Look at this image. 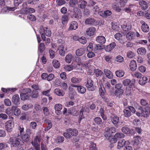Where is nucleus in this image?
<instances>
[{
  "label": "nucleus",
  "mask_w": 150,
  "mask_h": 150,
  "mask_svg": "<svg viewBox=\"0 0 150 150\" xmlns=\"http://www.w3.org/2000/svg\"><path fill=\"white\" fill-rule=\"evenodd\" d=\"M19 136V134L17 135L14 134L13 137H11L10 138L9 141L11 146L17 147L20 144L21 145H23V143L21 142L20 139L18 138Z\"/></svg>",
  "instance_id": "f257e3e1"
},
{
  "label": "nucleus",
  "mask_w": 150,
  "mask_h": 150,
  "mask_svg": "<svg viewBox=\"0 0 150 150\" xmlns=\"http://www.w3.org/2000/svg\"><path fill=\"white\" fill-rule=\"evenodd\" d=\"M31 90L30 88L24 89L23 92L20 94L21 99L23 100L29 99L31 95Z\"/></svg>",
  "instance_id": "f03ea898"
},
{
  "label": "nucleus",
  "mask_w": 150,
  "mask_h": 150,
  "mask_svg": "<svg viewBox=\"0 0 150 150\" xmlns=\"http://www.w3.org/2000/svg\"><path fill=\"white\" fill-rule=\"evenodd\" d=\"M105 130L104 136L107 138L110 137L112 133L115 132L116 129L113 127H107L105 129Z\"/></svg>",
  "instance_id": "7ed1b4c3"
},
{
  "label": "nucleus",
  "mask_w": 150,
  "mask_h": 150,
  "mask_svg": "<svg viewBox=\"0 0 150 150\" xmlns=\"http://www.w3.org/2000/svg\"><path fill=\"white\" fill-rule=\"evenodd\" d=\"M32 133V130L30 129H27L26 133L21 135L22 140L25 142H28L30 139V135Z\"/></svg>",
  "instance_id": "20e7f679"
},
{
  "label": "nucleus",
  "mask_w": 150,
  "mask_h": 150,
  "mask_svg": "<svg viewBox=\"0 0 150 150\" xmlns=\"http://www.w3.org/2000/svg\"><path fill=\"white\" fill-rule=\"evenodd\" d=\"M14 126V122L11 120L7 121L5 124V128L9 132L12 131Z\"/></svg>",
  "instance_id": "39448f33"
},
{
  "label": "nucleus",
  "mask_w": 150,
  "mask_h": 150,
  "mask_svg": "<svg viewBox=\"0 0 150 150\" xmlns=\"http://www.w3.org/2000/svg\"><path fill=\"white\" fill-rule=\"evenodd\" d=\"M93 82L90 77H88L87 79V82H86V86L88 90L91 91H93L94 90V87H93Z\"/></svg>",
  "instance_id": "423d86ee"
},
{
  "label": "nucleus",
  "mask_w": 150,
  "mask_h": 150,
  "mask_svg": "<svg viewBox=\"0 0 150 150\" xmlns=\"http://www.w3.org/2000/svg\"><path fill=\"white\" fill-rule=\"evenodd\" d=\"M139 109L141 110V114L142 116L146 117L150 115V106L145 108L144 109L142 110V108L140 107Z\"/></svg>",
  "instance_id": "0eeeda50"
},
{
  "label": "nucleus",
  "mask_w": 150,
  "mask_h": 150,
  "mask_svg": "<svg viewBox=\"0 0 150 150\" xmlns=\"http://www.w3.org/2000/svg\"><path fill=\"white\" fill-rule=\"evenodd\" d=\"M121 28L123 30L125 31H128L131 30L132 26L129 22H127L124 25L121 26Z\"/></svg>",
  "instance_id": "6e6552de"
},
{
  "label": "nucleus",
  "mask_w": 150,
  "mask_h": 150,
  "mask_svg": "<svg viewBox=\"0 0 150 150\" xmlns=\"http://www.w3.org/2000/svg\"><path fill=\"white\" fill-rule=\"evenodd\" d=\"M96 30V28L93 27H91L88 28L86 30V34L91 36L93 35Z\"/></svg>",
  "instance_id": "1a4fd4ad"
},
{
  "label": "nucleus",
  "mask_w": 150,
  "mask_h": 150,
  "mask_svg": "<svg viewBox=\"0 0 150 150\" xmlns=\"http://www.w3.org/2000/svg\"><path fill=\"white\" fill-rule=\"evenodd\" d=\"M125 135L121 132L117 133L115 134L114 137L115 138L112 139V143H115L117 142V139L121 138L124 137Z\"/></svg>",
  "instance_id": "9d476101"
},
{
  "label": "nucleus",
  "mask_w": 150,
  "mask_h": 150,
  "mask_svg": "<svg viewBox=\"0 0 150 150\" xmlns=\"http://www.w3.org/2000/svg\"><path fill=\"white\" fill-rule=\"evenodd\" d=\"M142 24L141 28L142 30L144 32H147L149 30V27L148 25L143 21H141L140 22Z\"/></svg>",
  "instance_id": "9b49d317"
},
{
  "label": "nucleus",
  "mask_w": 150,
  "mask_h": 150,
  "mask_svg": "<svg viewBox=\"0 0 150 150\" xmlns=\"http://www.w3.org/2000/svg\"><path fill=\"white\" fill-rule=\"evenodd\" d=\"M66 131L70 133L71 135L73 136H76L78 133V131L77 129L71 128H69L66 129Z\"/></svg>",
  "instance_id": "f8f14e48"
},
{
  "label": "nucleus",
  "mask_w": 150,
  "mask_h": 150,
  "mask_svg": "<svg viewBox=\"0 0 150 150\" xmlns=\"http://www.w3.org/2000/svg\"><path fill=\"white\" fill-rule=\"evenodd\" d=\"M71 86L73 87H76L77 88V90L78 92L81 93H84L86 91V88L81 86H78L74 84H71Z\"/></svg>",
  "instance_id": "ddd939ff"
},
{
  "label": "nucleus",
  "mask_w": 150,
  "mask_h": 150,
  "mask_svg": "<svg viewBox=\"0 0 150 150\" xmlns=\"http://www.w3.org/2000/svg\"><path fill=\"white\" fill-rule=\"evenodd\" d=\"M129 143L128 141H125L124 139L120 140L118 142V145L117 147L118 149H120L123 146L125 147L126 144Z\"/></svg>",
  "instance_id": "4468645a"
},
{
  "label": "nucleus",
  "mask_w": 150,
  "mask_h": 150,
  "mask_svg": "<svg viewBox=\"0 0 150 150\" xmlns=\"http://www.w3.org/2000/svg\"><path fill=\"white\" fill-rule=\"evenodd\" d=\"M54 93L58 96H63L65 94V92L62 89L56 88L54 91Z\"/></svg>",
  "instance_id": "2eb2a0df"
},
{
  "label": "nucleus",
  "mask_w": 150,
  "mask_h": 150,
  "mask_svg": "<svg viewBox=\"0 0 150 150\" xmlns=\"http://www.w3.org/2000/svg\"><path fill=\"white\" fill-rule=\"evenodd\" d=\"M96 41L101 45L104 44L106 42L105 38L102 36L97 37L96 38Z\"/></svg>",
  "instance_id": "dca6fc26"
},
{
  "label": "nucleus",
  "mask_w": 150,
  "mask_h": 150,
  "mask_svg": "<svg viewBox=\"0 0 150 150\" xmlns=\"http://www.w3.org/2000/svg\"><path fill=\"white\" fill-rule=\"evenodd\" d=\"M44 122L47 125V127L45 128V131H48L52 127V121L51 120L49 119H46L44 120Z\"/></svg>",
  "instance_id": "f3484780"
},
{
  "label": "nucleus",
  "mask_w": 150,
  "mask_h": 150,
  "mask_svg": "<svg viewBox=\"0 0 150 150\" xmlns=\"http://www.w3.org/2000/svg\"><path fill=\"white\" fill-rule=\"evenodd\" d=\"M126 37L127 40H131L135 38L136 34L134 32L130 31L127 34Z\"/></svg>",
  "instance_id": "a211bd4d"
},
{
  "label": "nucleus",
  "mask_w": 150,
  "mask_h": 150,
  "mask_svg": "<svg viewBox=\"0 0 150 150\" xmlns=\"http://www.w3.org/2000/svg\"><path fill=\"white\" fill-rule=\"evenodd\" d=\"M116 44L114 42H112L106 46L105 48V50L107 52L111 51L116 46Z\"/></svg>",
  "instance_id": "6ab92c4d"
},
{
  "label": "nucleus",
  "mask_w": 150,
  "mask_h": 150,
  "mask_svg": "<svg viewBox=\"0 0 150 150\" xmlns=\"http://www.w3.org/2000/svg\"><path fill=\"white\" fill-rule=\"evenodd\" d=\"M95 20L93 18H88L85 21V23L86 25H93L95 24Z\"/></svg>",
  "instance_id": "aec40b11"
},
{
  "label": "nucleus",
  "mask_w": 150,
  "mask_h": 150,
  "mask_svg": "<svg viewBox=\"0 0 150 150\" xmlns=\"http://www.w3.org/2000/svg\"><path fill=\"white\" fill-rule=\"evenodd\" d=\"M111 120L113 124L117 127V124L119 121V117L117 116H114L111 117Z\"/></svg>",
  "instance_id": "412c9836"
},
{
  "label": "nucleus",
  "mask_w": 150,
  "mask_h": 150,
  "mask_svg": "<svg viewBox=\"0 0 150 150\" xmlns=\"http://www.w3.org/2000/svg\"><path fill=\"white\" fill-rule=\"evenodd\" d=\"M137 64L136 62L134 60H132L131 61L129 65L130 69L132 71H134L137 69Z\"/></svg>",
  "instance_id": "4be33fe9"
},
{
  "label": "nucleus",
  "mask_w": 150,
  "mask_h": 150,
  "mask_svg": "<svg viewBox=\"0 0 150 150\" xmlns=\"http://www.w3.org/2000/svg\"><path fill=\"white\" fill-rule=\"evenodd\" d=\"M78 26V24L77 22L75 21H72L70 24L69 29V30H75L77 28Z\"/></svg>",
  "instance_id": "5701e85b"
},
{
  "label": "nucleus",
  "mask_w": 150,
  "mask_h": 150,
  "mask_svg": "<svg viewBox=\"0 0 150 150\" xmlns=\"http://www.w3.org/2000/svg\"><path fill=\"white\" fill-rule=\"evenodd\" d=\"M104 88L109 93H111L112 90V88L111 87V86L110 83L107 81L105 82L104 84Z\"/></svg>",
  "instance_id": "b1692460"
},
{
  "label": "nucleus",
  "mask_w": 150,
  "mask_h": 150,
  "mask_svg": "<svg viewBox=\"0 0 150 150\" xmlns=\"http://www.w3.org/2000/svg\"><path fill=\"white\" fill-rule=\"evenodd\" d=\"M104 72L106 76L108 79H111L112 78L113 74L110 70L107 69H105L104 70Z\"/></svg>",
  "instance_id": "393cba45"
},
{
  "label": "nucleus",
  "mask_w": 150,
  "mask_h": 150,
  "mask_svg": "<svg viewBox=\"0 0 150 150\" xmlns=\"http://www.w3.org/2000/svg\"><path fill=\"white\" fill-rule=\"evenodd\" d=\"M12 101L13 103L15 105H17L19 103L20 98L18 95H14L12 99Z\"/></svg>",
  "instance_id": "a878e982"
},
{
  "label": "nucleus",
  "mask_w": 150,
  "mask_h": 150,
  "mask_svg": "<svg viewBox=\"0 0 150 150\" xmlns=\"http://www.w3.org/2000/svg\"><path fill=\"white\" fill-rule=\"evenodd\" d=\"M137 53L141 55H144L146 52V49L143 47L139 48L137 50Z\"/></svg>",
  "instance_id": "bb28decb"
},
{
  "label": "nucleus",
  "mask_w": 150,
  "mask_h": 150,
  "mask_svg": "<svg viewBox=\"0 0 150 150\" xmlns=\"http://www.w3.org/2000/svg\"><path fill=\"white\" fill-rule=\"evenodd\" d=\"M42 29L41 31V33H44V34L47 36H50L51 34V31L47 28H42Z\"/></svg>",
  "instance_id": "cd10ccee"
},
{
  "label": "nucleus",
  "mask_w": 150,
  "mask_h": 150,
  "mask_svg": "<svg viewBox=\"0 0 150 150\" xmlns=\"http://www.w3.org/2000/svg\"><path fill=\"white\" fill-rule=\"evenodd\" d=\"M121 130L123 133L125 134H129L130 133V132L132 129H130L127 126H125L122 127Z\"/></svg>",
  "instance_id": "c85d7f7f"
},
{
  "label": "nucleus",
  "mask_w": 150,
  "mask_h": 150,
  "mask_svg": "<svg viewBox=\"0 0 150 150\" xmlns=\"http://www.w3.org/2000/svg\"><path fill=\"white\" fill-rule=\"evenodd\" d=\"M139 4L141 6V8L143 10H145L147 8V5L146 2L143 0L140 1L139 2Z\"/></svg>",
  "instance_id": "c756f323"
},
{
  "label": "nucleus",
  "mask_w": 150,
  "mask_h": 150,
  "mask_svg": "<svg viewBox=\"0 0 150 150\" xmlns=\"http://www.w3.org/2000/svg\"><path fill=\"white\" fill-rule=\"evenodd\" d=\"M123 112L124 115L126 117H129L131 115V112L129 110L127 107H126L124 110Z\"/></svg>",
  "instance_id": "7c9ffc66"
},
{
  "label": "nucleus",
  "mask_w": 150,
  "mask_h": 150,
  "mask_svg": "<svg viewBox=\"0 0 150 150\" xmlns=\"http://www.w3.org/2000/svg\"><path fill=\"white\" fill-rule=\"evenodd\" d=\"M59 53L61 56H63L65 55V51L64 50V47L63 45H60L59 47Z\"/></svg>",
  "instance_id": "2f4dec72"
},
{
  "label": "nucleus",
  "mask_w": 150,
  "mask_h": 150,
  "mask_svg": "<svg viewBox=\"0 0 150 150\" xmlns=\"http://www.w3.org/2000/svg\"><path fill=\"white\" fill-rule=\"evenodd\" d=\"M85 50L83 48H80L77 49L76 52V55L78 56H81L85 53Z\"/></svg>",
  "instance_id": "473e14b6"
},
{
  "label": "nucleus",
  "mask_w": 150,
  "mask_h": 150,
  "mask_svg": "<svg viewBox=\"0 0 150 150\" xmlns=\"http://www.w3.org/2000/svg\"><path fill=\"white\" fill-rule=\"evenodd\" d=\"M140 140V138L139 136H137L134 137L132 142L133 145L135 146H137L139 143Z\"/></svg>",
  "instance_id": "72a5a7b5"
},
{
  "label": "nucleus",
  "mask_w": 150,
  "mask_h": 150,
  "mask_svg": "<svg viewBox=\"0 0 150 150\" xmlns=\"http://www.w3.org/2000/svg\"><path fill=\"white\" fill-rule=\"evenodd\" d=\"M81 81V79L80 78H76L75 77H72L71 79V81L72 83L76 84L79 83Z\"/></svg>",
  "instance_id": "f704fd0d"
},
{
  "label": "nucleus",
  "mask_w": 150,
  "mask_h": 150,
  "mask_svg": "<svg viewBox=\"0 0 150 150\" xmlns=\"http://www.w3.org/2000/svg\"><path fill=\"white\" fill-rule=\"evenodd\" d=\"M147 78L146 77L143 76L140 78L139 81V83L142 85H144L147 83Z\"/></svg>",
  "instance_id": "c9c22d12"
},
{
  "label": "nucleus",
  "mask_w": 150,
  "mask_h": 150,
  "mask_svg": "<svg viewBox=\"0 0 150 150\" xmlns=\"http://www.w3.org/2000/svg\"><path fill=\"white\" fill-rule=\"evenodd\" d=\"M116 76L119 77H122L125 74V72L122 70H117L115 71Z\"/></svg>",
  "instance_id": "e433bc0d"
},
{
  "label": "nucleus",
  "mask_w": 150,
  "mask_h": 150,
  "mask_svg": "<svg viewBox=\"0 0 150 150\" xmlns=\"http://www.w3.org/2000/svg\"><path fill=\"white\" fill-rule=\"evenodd\" d=\"M68 20V16L67 15H63L62 16V23L63 25L66 24Z\"/></svg>",
  "instance_id": "4c0bfd02"
},
{
  "label": "nucleus",
  "mask_w": 150,
  "mask_h": 150,
  "mask_svg": "<svg viewBox=\"0 0 150 150\" xmlns=\"http://www.w3.org/2000/svg\"><path fill=\"white\" fill-rule=\"evenodd\" d=\"M124 92V91L122 89H117L115 92L114 94L117 97L122 95Z\"/></svg>",
  "instance_id": "58836bf2"
},
{
  "label": "nucleus",
  "mask_w": 150,
  "mask_h": 150,
  "mask_svg": "<svg viewBox=\"0 0 150 150\" xmlns=\"http://www.w3.org/2000/svg\"><path fill=\"white\" fill-rule=\"evenodd\" d=\"M35 10L33 8L28 7L26 8L24 10L25 14L32 13L35 11Z\"/></svg>",
  "instance_id": "ea45409f"
},
{
  "label": "nucleus",
  "mask_w": 150,
  "mask_h": 150,
  "mask_svg": "<svg viewBox=\"0 0 150 150\" xmlns=\"http://www.w3.org/2000/svg\"><path fill=\"white\" fill-rule=\"evenodd\" d=\"M14 106V107L13 111L14 115L17 116H19L21 113L20 110L18 108H17L15 106Z\"/></svg>",
  "instance_id": "a19ab883"
},
{
  "label": "nucleus",
  "mask_w": 150,
  "mask_h": 150,
  "mask_svg": "<svg viewBox=\"0 0 150 150\" xmlns=\"http://www.w3.org/2000/svg\"><path fill=\"white\" fill-rule=\"evenodd\" d=\"M72 59V56L71 54H67L65 57V61L68 63H70Z\"/></svg>",
  "instance_id": "79ce46f5"
},
{
  "label": "nucleus",
  "mask_w": 150,
  "mask_h": 150,
  "mask_svg": "<svg viewBox=\"0 0 150 150\" xmlns=\"http://www.w3.org/2000/svg\"><path fill=\"white\" fill-rule=\"evenodd\" d=\"M94 121L95 123L98 125H102L103 123L101 119L99 117H95L94 119Z\"/></svg>",
  "instance_id": "37998d69"
},
{
  "label": "nucleus",
  "mask_w": 150,
  "mask_h": 150,
  "mask_svg": "<svg viewBox=\"0 0 150 150\" xmlns=\"http://www.w3.org/2000/svg\"><path fill=\"white\" fill-rule=\"evenodd\" d=\"M87 4L86 1H81L79 2L78 5L81 8H84Z\"/></svg>",
  "instance_id": "c03bdc74"
},
{
  "label": "nucleus",
  "mask_w": 150,
  "mask_h": 150,
  "mask_svg": "<svg viewBox=\"0 0 150 150\" xmlns=\"http://www.w3.org/2000/svg\"><path fill=\"white\" fill-rule=\"evenodd\" d=\"M14 108V106H12L11 108H7L6 111V113L8 115L12 114Z\"/></svg>",
  "instance_id": "a18cd8bd"
},
{
  "label": "nucleus",
  "mask_w": 150,
  "mask_h": 150,
  "mask_svg": "<svg viewBox=\"0 0 150 150\" xmlns=\"http://www.w3.org/2000/svg\"><path fill=\"white\" fill-rule=\"evenodd\" d=\"M52 64L53 67L55 68H59L60 66L59 62L57 60H54L52 62Z\"/></svg>",
  "instance_id": "49530a36"
},
{
  "label": "nucleus",
  "mask_w": 150,
  "mask_h": 150,
  "mask_svg": "<svg viewBox=\"0 0 150 150\" xmlns=\"http://www.w3.org/2000/svg\"><path fill=\"white\" fill-rule=\"evenodd\" d=\"M99 94L101 97H102L104 95L105 92V89L104 87H103V88L101 87L99 88Z\"/></svg>",
  "instance_id": "de8ad7c7"
},
{
  "label": "nucleus",
  "mask_w": 150,
  "mask_h": 150,
  "mask_svg": "<svg viewBox=\"0 0 150 150\" xmlns=\"http://www.w3.org/2000/svg\"><path fill=\"white\" fill-rule=\"evenodd\" d=\"M32 105L30 104H24L22 106V109L23 110L27 111L28 110L29 108H31L32 107Z\"/></svg>",
  "instance_id": "09e8293b"
},
{
  "label": "nucleus",
  "mask_w": 150,
  "mask_h": 150,
  "mask_svg": "<svg viewBox=\"0 0 150 150\" xmlns=\"http://www.w3.org/2000/svg\"><path fill=\"white\" fill-rule=\"evenodd\" d=\"M132 147L130 145V143L129 142L128 144H126L124 148V150H132Z\"/></svg>",
  "instance_id": "8fccbe9b"
},
{
  "label": "nucleus",
  "mask_w": 150,
  "mask_h": 150,
  "mask_svg": "<svg viewBox=\"0 0 150 150\" xmlns=\"http://www.w3.org/2000/svg\"><path fill=\"white\" fill-rule=\"evenodd\" d=\"M131 82L130 80L129 79H126L122 81V83L125 86H128Z\"/></svg>",
  "instance_id": "3c124183"
},
{
  "label": "nucleus",
  "mask_w": 150,
  "mask_h": 150,
  "mask_svg": "<svg viewBox=\"0 0 150 150\" xmlns=\"http://www.w3.org/2000/svg\"><path fill=\"white\" fill-rule=\"evenodd\" d=\"M39 49L41 53L42 52L45 50V46L43 43H40L39 45Z\"/></svg>",
  "instance_id": "603ef678"
},
{
  "label": "nucleus",
  "mask_w": 150,
  "mask_h": 150,
  "mask_svg": "<svg viewBox=\"0 0 150 150\" xmlns=\"http://www.w3.org/2000/svg\"><path fill=\"white\" fill-rule=\"evenodd\" d=\"M135 56V54L134 52L131 51H128L127 53V56L129 58H131Z\"/></svg>",
  "instance_id": "864d4df0"
},
{
  "label": "nucleus",
  "mask_w": 150,
  "mask_h": 150,
  "mask_svg": "<svg viewBox=\"0 0 150 150\" xmlns=\"http://www.w3.org/2000/svg\"><path fill=\"white\" fill-rule=\"evenodd\" d=\"M62 108V105L61 104H57L54 105L55 110H61Z\"/></svg>",
  "instance_id": "5fc2aeb1"
},
{
  "label": "nucleus",
  "mask_w": 150,
  "mask_h": 150,
  "mask_svg": "<svg viewBox=\"0 0 150 150\" xmlns=\"http://www.w3.org/2000/svg\"><path fill=\"white\" fill-rule=\"evenodd\" d=\"M95 49L96 50H102L104 48V46L102 45L96 44L95 47Z\"/></svg>",
  "instance_id": "6e6d98bb"
},
{
  "label": "nucleus",
  "mask_w": 150,
  "mask_h": 150,
  "mask_svg": "<svg viewBox=\"0 0 150 150\" xmlns=\"http://www.w3.org/2000/svg\"><path fill=\"white\" fill-rule=\"evenodd\" d=\"M79 41L80 43L83 44H85L87 42L86 38L84 37H82L80 38Z\"/></svg>",
  "instance_id": "4d7b16f0"
},
{
  "label": "nucleus",
  "mask_w": 150,
  "mask_h": 150,
  "mask_svg": "<svg viewBox=\"0 0 150 150\" xmlns=\"http://www.w3.org/2000/svg\"><path fill=\"white\" fill-rule=\"evenodd\" d=\"M42 110H43V112L45 116L49 114L50 112L49 110L46 107H43L42 108Z\"/></svg>",
  "instance_id": "13d9d810"
},
{
  "label": "nucleus",
  "mask_w": 150,
  "mask_h": 150,
  "mask_svg": "<svg viewBox=\"0 0 150 150\" xmlns=\"http://www.w3.org/2000/svg\"><path fill=\"white\" fill-rule=\"evenodd\" d=\"M133 76L138 79H140L142 76L141 74L138 72H135L133 73Z\"/></svg>",
  "instance_id": "bf43d9fd"
},
{
  "label": "nucleus",
  "mask_w": 150,
  "mask_h": 150,
  "mask_svg": "<svg viewBox=\"0 0 150 150\" xmlns=\"http://www.w3.org/2000/svg\"><path fill=\"white\" fill-rule=\"evenodd\" d=\"M124 60L123 58L121 56L118 55L116 57L115 61L119 62H121Z\"/></svg>",
  "instance_id": "052dcab7"
},
{
  "label": "nucleus",
  "mask_w": 150,
  "mask_h": 150,
  "mask_svg": "<svg viewBox=\"0 0 150 150\" xmlns=\"http://www.w3.org/2000/svg\"><path fill=\"white\" fill-rule=\"evenodd\" d=\"M72 87V86H71H71H69L68 90L70 94L74 95L75 94L76 92Z\"/></svg>",
  "instance_id": "680f3d73"
},
{
  "label": "nucleus",
  "mask_w": 150,
  "mask_h": 150,
  "mask_svg": "<svg viewBox=\"0 0 150 150\" xmlns=\"http://www.w3.org/2000/svg\"><path fill=\"white\" fill-rule=\"evenodd\" d=\"M23 0H14V4L16 6H18L23 1Z\"/></svg>",
  "instance_id": "e2e57ef3"
},
{
  "label": "nucleus",
  "mask_w": 150,
  "mask_h": 150,
  "mask_svg": "<svg viewBox=\"0 0 150 150\" xmlns=\"http://www.w3.org/2000/svg\"><path fill=\"white\" fill-rule=\"evenodd\" d=\"M95 73L96 76H98L103 74L102 71L98 69H96L95 70Z\"/></svg>",
  "instance_id": "0e129e2a"
},
{
  "label": "nucleus",
  "mask_w": 150,
  "mask_h": 150,
  "mask_svg": "<svg viewBox=\"0 0 150 150\" xmlns=\"http://www.w3.org/2000/svg\"><path fill=\"white\" fill-rule=\"evenodd\" d=\"M115 37L117 40H121V38L122 37V35L119 33H117L115 35Z\"/></svg>",
  "instance_id": "69168bd1"
},
{
  "label": "nucleus",
  "mask_w": 150,
  "mask_h": 150,
  "mask_svg": "<svg viewBox=\"0 0 150 150\" xmlns=\"http://www.w3.org/2000/svg\"><path fill=\"white\" fill-rule=\"evenodd\" d=\"M89 150H97L96 147V145L95 144L93 143H91L90 146Z\"/></svg>",
  "instance_id": "338daca9"
},
{
  "label": "nucleus",
  "mask_w": 150,
  "mask_h": 150,
  "mask_svg": "<svg viewBox=\"0 0 150 150\" xmlns=\"http://www.w3.org/2000/svg\"><path fill=\"white\" fill-rule=\"evenodd\" d=\"M27 18L29 19L32 21H34L36 20L35 17L33 15L29 14L27 16Z\"/></svg>",
  "instance_id": "774afa93"
}]
</instances>
